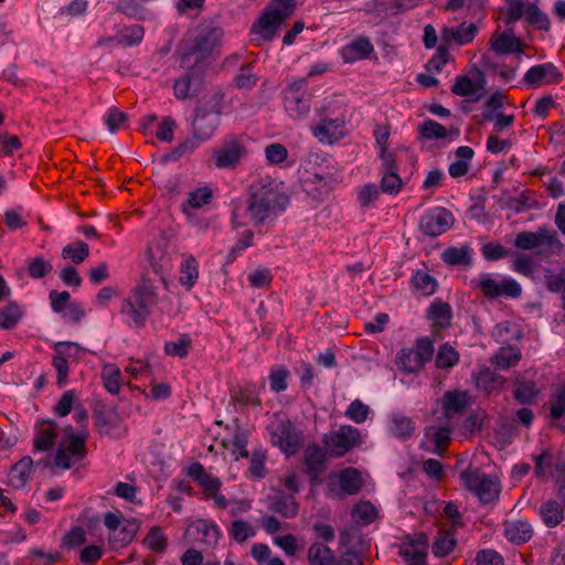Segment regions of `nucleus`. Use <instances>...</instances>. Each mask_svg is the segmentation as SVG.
<instances>
[{
  "mask_svg": "<svg viewBox=\"0 0 565 565\" xmlns=\"http://www.w3.org/2000/svg\"><path fill=\"white\" fill-rule=\"evenodd\" d=\"M392 424V434L398 439L407 440L415 431L414 422L404 415H394Z\"/></svg>",
  "mask_w": 565,
  "mask_h": 565,
  "instance_id": "3c124183",
  "label": "nucleus"
},
{
  "mask_svg": "<svg viewBox=\"0 0 565 565\" xmlns=\"http://www.w3.org/2000/svg\"><path fill=\"white\" fill-rule=\"evenodd\" d=\"M289 202L290 198L279 188L276 180L258 179L249 185L246 204L233 207L232 225L235 228L245 226V216L249 217L254 226L273 222L285 212Z\"/></svg>",
  "mask_w": 565,
  "mask_h": 565,
  "instance_id": "f257e3e1",
  "label": "nucleus"
},
{
  "mask_svg": "<svg viewBox=\"0 0 565 565\" xmlns=\"http://www.w3.org/2000/svg\"><path fill=\"white\" fill-rule=\"evenodd\" d=\"M565 414V384L561 386L551 398L550 417L555 427L565 431V423L558 422Z\"/></svg>",
  "mask_w": 565,
  "mask_h": 565,
  "instance_id": "37998d69",
  "label": "nucleus"
},
{
  "mask_svg": "<svg viewBox=\"0 0 565 565\" xmlns=\"http://www.w3.org/2000/svg\"><path fill=\"white\" fill-rule=\"evenodd\" d=\"M326 454L318 445H309L306 448L303 462L311 487L322 483L321 473L326 470Z\"/></svg>",
  "mask_w": 565,
  "mask_h": 565,
  "instance_id": "2eb2a0df",
  "label": "nucleus"
},
{
  "mask_svg": "<svg viewBox=\"0 0 565 565\" xmlns=\"http://www.w3.org/2000/svg\"><path fill=\"white\" fill-rule=\"evenodd\" d=\"M33 467V460L30 456L22 457L15 462L8 475L9 483L14 489H21L25 486L29 480L31 468Z\"/></svg>",
  "mask_w": 565,
  "mask_h": 565,
  "instance_id": "c756f323",
  "label": "nucleus"
},
{
  "mask_svg": "<svg viewBox=\"0 0 565 565\" xmlns=\"http://www.w3.org/2000/svg\"><path fill=\"white\" fill-rule=\"evenodd\" d=\"M540 388L534 381L516 377L514 381L513 397L522 405H534L540 395Z\"/></svg>",
  "mask_w": 565,
  "mask_h": 565,
  "instance_id": "4be33fe9",
  "label": "nucleus"
},
{
  "mask_svg": "<svg viewBox=\"0 0 565 565\" xmlns=\"http://www.w3.org/2000/svg\"><path fill=\"white\" fill-rule=\"evenodd\" d=\"M86 439V431L82 435H70L66 444L58 445L54 454V465L62 469H70L72 467L71 457L76 460L84 459L87 455Z\"/></svg>",
  "mask_w": 565,
  "mask_h": 565,
  "instance_id": "9b49d317",
  "label": "nucleus"
},
{
  "mask_svg": "<svg viewBox=\"0 0 565 565\" xmlns=\"http://www.w3.org/2000/svg\"><path fill=\"white\" fill-rule=\"evenodd\" d=\"M86 533L82 526H73L67 531L61 542V548L74 550L86 543Z\"/></svg>",
  "mask_w": 565,
  "mask_h": 565,
  "instance_id": "bf43d9fd",
  "label": "nucleus"
},
{
  "mask_svg": "<svg viewBox=\"0 0 565 565\" xmlns=\"http://www.w3.org/2000/svg\"><path fill=\"white\" fill-rule=\"evenodd\" d=\"M247 154L242 136L228 135L223 142L214 148L212 159L218 169H235Z\"/></svg>",
  "mask_w": 565,
  "mask_h": 565,
  "instance_id": "6e6552de",
  "label": "nucleus"
},
{
  "mask_svg": "<svg viewBox=\"0 0 565 565\" xmlns=\"http://www.w3.org/2000/svg\"><path fill=\"white\" fill-rule=\"evenodd\" d=\"M534 475L539 480H545L552 476V468L555 469L556 461L551 449L545 448L539 455H533Z\"/></svg>",
  "mask_w": 565,
  "mask_h": 565,
  "instance_id": "72a5a7b5",
  "label": "nucleus"
},
{
  "mask_svg": "<svg viewBox=\"0 0 565 565\" xmlns=\"http://www.w3.org/2000/svg\"><path fill=\"white\" fill-rule=\"evenodd\" d=\"M469 395L466 391H447L441 399L443 409L446 417L456 414H462L468 406Z\"/></svg>",
  "mask_w": 565,
  "mask_h": 565,
  "instance_id": "5701e85b",
  "label": "nucleus"
},
{
  "mask_svg": "<svg viewBox=\"0 0 565 565\" xmlns=\"http://www.w3.org/2000/svg\"><path fill=\"white\" fill-rule=\"evenodd\" d=\"M205 70L203 68H194V70H188L185 74L180 76L174 81L173 84V93L175 98L178 99H186L190 95V87L191 84L196 81L198 83H201L203 74Z\"/></svg>",
  "mask_w": 565,
  "mask_h": 565,
  "instance_id": "473e14b6",
  "label": "nucleus"
},
{
  "mask_svg": "<svg viewBox=\"0 0 565 565\" xmlns=\"http://www.w3.org/2000/svg\"><path fill=\"white\" fill-rule=\"evenodd\" d=\"M427 318L436 328L445 329L450 326L452 311L448 302L435 299L428 308Z\"/></svg>",
  "mask_w": 565,
  "mask_h": 565,
  "instance_id": "bb28decb",
  "label": "nucleus"
},
{
  "mask_svg": "<svg viewBox=\"0 0 565 565\" xmlns=\"http://www.w3.org/2000/svg\"><path fill=\"white\" fill-rule=\"evenodd\" d=\"M213 192L209 186L196 188L189 193L188 200L182 203L181 211L189 215L190 209H201L212 201Z\"/></svg>",
  "mask_w": 565,
  "mask_h": 565,
  "instance_id": "a19ab883",
  "label": "nucleus"
},
{
  "mask_svg": "<svg viewBox=\"0 0 565 565\" xmlns=\"http://www.w3.org/2000/svg\"><path fill=\"white\" fill-rule=\"evenodd\" d=\"M543 280L550 292H561L562 308L565 311V268L554 270L550 267L543 268Z\"/></svg>",
  "mask_w": 565,
  "mask_h": 565,
  "instance_id": "7c9ffc66",
  "label": "nucleus"
},
{
  "mask_svg": "<svg viewBox=\"0 0 565 565\" xmlns=\"http://www.w3.org/2000/svg\"><path fill=\"white\" fill-rule=\"evenodd\" d=\"M202 142H204V140H201L192 135V137L185 138L179 142L178 146L174 147L172 151L167 156V158L174 161L179 160L180 158L194 152Z\"/></svg>",
  "mask_w": 565,
  "mask_h": 565,
  "instance_id": "13d9d810",
  "label": "nucleus"
},
{
  "mask_svg": "<svg viewBox=\"0 0 565 565\" xmlns=\"http://www.w3.org/2000/svg\"><path fill=\"white\" fill-rule=\"evenodd\" d=\"M457 546L456 533L452 529L440 527L434 539L431 551L436 557L449 555Z\"/></svg>",
  "mask_w": 565,
  "mask_h": 565,
  "instance_id": "393cba45",
  "label": "nucleus"
},
{
  "mask_svg": "<svg viewBox=\"0 0 565 565\" xmlns=\"http://www.w3.org/2000/svg\"><path fill=\"white\" fill-rule=\"evenodd\" d=\"M323 444L331 457H343L353 447L361 444V434L351 425H342L337 431L326 435Z\"/></svg>",
  "mask_w": 565,
  "mask_h": 565,
  "instance_id": "9d476101",
  "label": "nucleus"
},
{
  "mask_svg": "<svg viewBox=\"0 0 565 565\" xmlns=\"http://www.w3.org/2000/svg\"><path fill=\"white\" fill-rule=\"evenodd\" d=\"M191 348L192 340L188 333L180 334L177 341H168L164 343L166 354L180 359L186 358Z\"/></svg>",
  "mask_w": 565,
  "mask_h": 565,
  "instance_id": "8fccbe9b",
  "label": "nucleus"
},
{
  "mask_svg": "<svg viewBox=\"0 0 565 565\" xmlns=\"http://www.w3.org/2000/svg\"><path fill=\"white\" fill-rule=\"evenodd\" d=\"M508 206L516 213H523L535 209L537 206V201L533 191L524 190L519 196L510 198Z\"/></svg>",
  "mask_w": 565,
  "mask_h": 565,
  "instance_id": "864d4df0",
  "label": "nucleus"
},
{
  "mask_svg": "<svg viewBox=\"0 0 565 565\" xmlns=\"http://www.w3.org/2000/svg\"><path fill=\"white\" fill-rule=\"evenodd\" d=\"M476 565H504L503 556L493 548H482L476 553Z\"/></svg>",
  "mask_w": 565,
  "mask_h": 565,
  "instance_id": "774afa93",
  "label": "nucleus"
},
{
  "mask_svg": "<svg viewBox=\"0 0 565 565\" xmlns=\"http://www.w3.org/2000/svg\"><path fill=\"white\" fill-rule=\"evenodd\" d=\"M120 312L126 317V323L134 328H143L149 318L146 312L127 299L122 300Z\"/></svg>",
  "mask_w": 565,
  "mask_h": 565,
  "instance_id": "c03bdc74",
  "label": "nucleus"
},
{
  "mask_svg": "<svg viewBox=\"0 0 565 565\" xmlns=\"http://www.w3.org/2000/svg\"><path fill=\"white\" fill-rule=\"evenodd\" d=\"M399 554L408 565H423L427 563V552L416 547L415 544L404 545Z\"/></svg>",
  "mask_w": 565,
  "mask_h": 565,
  "instance_id": "69168bd1",
  "label": "nucleus"
},
{
  "mask_svg": "<svg viewBox=\"0 0 565 565\" xmlns=\"http://www.w3.org/2000/svg\"><path fill=\"white\" fill-rule=\"evenodd\" d=\"M343 121L339 118L322 119L319 125L313 128V135L320 141L327 140L328 142L337 141L341 136V127Z\"/></svg>",
  "mask_w": 565,
  "mask_h": 565,
  "instance_id": "c9c22d12",
  "label": "nucleus"
},
{
  "mask_svg": "<svg viewBox=\"0 0 565 565\" xmlns=\"http://www.w3.org/2000/svg\"><path fill=\"white\" fill-rule=\"evenodd\" d=\"M454 223V215L445 207L429 210L419 221L423 234L436 237L447 232Z\"/></svg>",
  "mask_w": 565,
  "mask_h": 565,
  "instance_id": "ddd939ff",
  "label": "nucleus"
},
{
  "mask_svg": "<svg viewBox=\"0 0 565 565\" xmlns=\"http://www.w3.org/2000/svg\"><path fill=\"white\" fill-rule=\"evenodd\" d=\"M373 51L374 46L370 39L360 36L342 49L341 57L345 63H353L358 60L367 58Z\"/></svg>",
  "mask_w": 565,
  "mask_h": 565,
  "instance_id": "412c9836",
  "label": "nucleus"
},
{
  "mask_svg": "<svg viewBox=\"0 0 565 565\" xmlns=\"http://www.w3.org/2000/svg\"><path fill=\"white\" fill-rule=\"evenodd\" d=\"M490 49L498 55H507L513 52H521V42L513 34L505 32L493 34L490 40Z\"/></svg>",
  "mask_w": 565,
  "mask_h": 565,
  "instance_id": "2f4dec72",
  "label": "nucleus"
},
{
  "mask_svg": "<svg viewBox=\"0 0 565 565\" xmlns=\"http://www.w3.org/2000/svg\"><path fill=\"white\" fill-rule=\"evenodd\" d=\"M514 245L521 249L545 247L551 254H558L563 244L553 230L540 227L537 232H521L516 235Z\"/></svg>",
  "mask_w": 565,
  "mask_h": 565,
  "instance_id": "1a4fd4ad",
  "label": "nucleus"
},
{
  "mask_svg": "<svg viewBox=\"0 0 565 565\" xmlns=\"http://www.w3.org/2000/svg\"><path fill=\"white\" fill-rule=\"evenodd\" d=\"M118 44H125L127 46H132L139 44L145 35V29L142 25L132 24L124 28L119 32Z\"/></svg>",
  "mask_w": 565,
  "mask_h": 565,
  "instance_id": "680f3d73",
  "label": "nucleus"
},
{
  "mask_svg": "<svg viewBox=\"0 0 565 565\" xmlns=\"http://www.w3.org/2000/svg\"><path fill=\"white\" fill-rule=\"evenodd\" d=\"M57 424L52 420H43L35 425V434L33 437V454L50 452L56 441Z\"/></svg>",
  "mask_w": 565,
  "mask_h": 565,
  "instance_id": "f3484780",
  "label": "nucleus"
},
{
  "mask_svg": "<svg viewBox=\"0 0 565 565\" xmlns=\"http://www.w3.org/2000/svg\"><path fill=\"white\" fill-rule=\"evenodd\" d=\"M231 399L242 406H262L259 390L255 383L238 385L231 390Z\"/></svg>",
  "mask_w": 565,
  "mask_h": 565,
  "instance_id": "a878e982",
  "label": "nucleus"
},
{
  "mask_svg": "<svg viewBox=\"0 0 565 565\" xmlns=\"http://www.w3.org/2000/svg\"><path fill=\"white\" fill-rule=\"evenodd\" d=\"M473 380L477 390L487 396L500 392L505 383V377L497 374L488 366H483L476 373Z\"/></svg>",
  "mask_w": 565,
  "mask_h": 565,
  "instance_id": "6ab92c4d",
  "label": "nucleus"
},
{
  "mask_svg": "<svg viewBox=\"0 0 565 565\" xmlns=\"http://www.w3.org/2000/svg\"><path fill=\"white\" fill-rule=\"evenodd\" d=\"M339 484L344 493L356 494L363 486L361 473L355 468H345L339 473Z\"/></svg>",
  "mask_w": 565,
  "mask_h": 565,
  "instance_id": "79ce46f5",
  "label": "nucleus"
},
{
  "mask_svg": "<svg viewBox=\"0 0 565 565\" xmlns=\"http://www.w3.org/2000/svg\"><path fill=\"white\" fill-rule=\"evenodd\" d=\"M284 106L291 118L302 119L310 111L311 95L307 90V79L298 78L282 90Z\"/></svg>",
  "mask_w": 565,
  "mask_h": 565,
  "instance_id": "0eeeda50",
  "label": "nucleus"
},
{
  "mask_svg": "<svg viewBox=\"0 0 565 565\" xmlns=\"http://www.w3.org/2000/svg\"><path fill=\"white\" fill-rule=\"evenodd\" d=\"M459 361V353L449 343H443L437 352L435 364L438 369H449Z\"/></svg>",
  "mask_w": 565,
  "mask_h": 565,
  "instance_id": "5fc2aeb1",
  "label": "nucleus"
},
{
  "mask_svg": "<svg viewBox=\"0 0 565 565\" xmlns=\"http://www.w3.org/2000/svg\"><path fill=\"white\" fill-rule=\"evenodd\" d=\"M223 34V29L212 21L200 24L180 52L181 68L206 70L209 66L206 60L220 44Z\"/></svg>",
  "mask_w": 565,
  "mask_h": 565,
  "instance_id": "f03ea898",
  "label": "nucleus"
},
{
  "mask_svg": "<svg viewBox=\"0 0 565 565\" xmlns=\"http://www.w3.org/2000/svg\"><path fill=\"white\" fill-rule=\"evenodd\" d=\"M396 364L405 373H417L423 370L416 352L408 348H404L397 353Z\"/></svg>",
  "mask_w": 565,
  "mask_h": 565,
  "instance_id": "09e8293b",
  "label": "nucleus"
},
{
  "mask_svg": "<svg viewBox=\"0 0 565 565\" xmlns=\"http://www.w3.org/2000/svg\"><path fill=\"white\" fill-rule=\"evenodd\" d=\"M564 505L558 501L550 499L540 505L539 514L545 526L553 529L559 525L565 518Z\"/></svg>",
  "mask_w": 565,
  "mask_h": 565,
  "instance_id": "b1692460",
  "label": "nucleus"
},
{
  "mask_svg": "<svg viewBox=\"0 0 565 565\" xmlns=\"http://www.w3.org/2000/svg\"><path fill=\"white\" fill-rule=\"evenodd\" d=\"M126 299L139 307L148 317L151 315L152 308L158 303L156 287L150 281H143L136 286Z\"/></svg>",
  "mask_w": 565,
  "mask_h": 565,
  "instance_id": "a211bd4d",
  "label": "nucleus"
},
{
  "mask_svg": "<svg viewBox=\"0 0 565 565\" xmlns=\"http://www.w3.org/2000/svg\"><path fill=\"white\" fill-rule=\"evenodd\" d=\"M478 28L475 23L466 25V22H462L457 28L445 26L441 30V39L446 44L455 42L458 45H465L471 43L476 38Z\"/></svg>",
  "mask_w": 565,
  "mask_h": 565,
  "instance_id": "aec40b11",
  "label": "nucleus"
},
{
  "mask_svg": "<svg viewBox=\"0 0 565 565\" xmlns=\"http://www.w3.org/2000/svg\"><path fill=\"white\" fill-rule=\"evenodd\" d=\"M269 509L286 519H291L298 514L299 504L292 495H280L270 503Z\"/></svg>",
  "mask_w": 565,
  "mask_h": 565,
  "instance_id": "49530a36",
  "label": "nucleus"
},
{
  "mask_svg": "<svg viewBox=\"0 0 565 565\" xmlns=\"http://www.w3.org/2000/svg\"><path fill=\"white\" fill-rule=\"evenodd\" d=\"M563 75L553 63H543L530 67L523 76V82L536 88L543 85L557 84Z\"/></svg>",
  "mask_w": 565,
  "mask_h": 565,
  "instance_id": "4468645a",
  "label": "nucleus"
},
{
  "mask_svg": "<svg viewBox=\"0 0 565 565\" xmlns=\"http://www.w3.org/2000/svg\"><path fill=\"white\" fill-rule=\"evenodd\" d=\"M290 376L289 370L284 365H274L268 375L270 390L275 393H280L287 390L288 379Z\"/></svg>",
  "mask_w": 565,
  "mask_h": 565,
  "instance_id": "603ef678",
  "label": "nucleus"
},
{
  "mask_svg": "<svg viewBox=\"0 0 565 565\" xmlns=\"http://www.w3.org/2000/svg\"><path fill=\"white\" fill-rule=\"evenodd\" d=\"M271 444L288 455L296 454L301 445V433L297 430L290 419L275 418L267 427Z\"/></svg>",
  "mask_w": 565,
  "mask_h": 565,
  "instance_id": "423d86ee",
  "label": "nucleus"
},
{
  "mask_svg": "<svg viewBox=\"0 0 565 565\" xmlns=\"http://www.w3.org/2000/svg\"><path fill=\"white\" fill-rule=\"evenodd\" d=\"M521 351L518 348L502 347L490 359L492 365L500 370L515 366L521 360Z\"/></svg>",
  "mask_w": 565,
  "mask_h": 565,
  "instance_id": "e433bc0d",
  "label": "nucleus"
},
{
  "mask_svg": "<svg viewBox=\"0 0 565 565\" xmlns=\"http://www.w3.org/2000/svg\"><path fill=\"white\" fill-rule=\"evenodd\" d=\"M296 8L297 0H271L257 23L252 25V34L258 35L259 41H271Z\"/></svg>",
  "mask_w": 565,
  "mask_h": 565,
  "instance_id": "20e7f679",
  "label": "nucleus"
},
{
  "mask_svg": "<svg viewBox=\"0 0 565 565\" xmlns=\"http://www.w3.org/2000/svg\"><path fill=\"white\" fill-rule=\"evenodd\" d=\"M370 407L360 399H354L348 406L344 415L356 424H362L367 419Z\"/></svg>",
  "mask_w": 565,
  "mask_h": 565,
  "instance_id": "338daca9",
  "label": "nucleus"
},
{
  "mask_svg": "<svg viewBox=\"0 0 565 565\" xmlns=\"http://www.w3.org/2000/svg\"><path fill=\"white\" fill-rule=\"evenodd\" d=\"M63 558L58 551L46 553L44 548H31L22 558V565H54Z\"/></svg>",
  "mask_w": 565,
  "mask_h": 565,
  "instance_id": "ea45409f",
  "label": "nucleus"
},
{
  "mask_svg": "<svg viewBox=\"0 0 565 565\" xmlns=\"http://www.w3.org/2000/svg\"><path fill=\"white\" fill-rule=\"evenodd\" d=\"M93 420L100 435H109L110 429L117 427L119 415L115 406L97 401L93 408Z\"/></svg>",
  "mask_w": 565,
  "mask_h": 565,
  "instance_id": "dca6fc26",
  "label": "nucleus"
},
{
  "mask_svg": "<svg viewBox=\"0 0 565 565\" xmlns=\"http://www.w3.org/2000/svg\"><path fill=\"white\" fill-rule=\"evenodd\" d=\"M89 255L88 244L77 241L74 244L66 245L62 249L63 258H71L74 264L83 263Z\"/></svg>",
  "mask_w": 565,
  "mask_h": 565,
  "instance_id": "4d7b16f0",
  "label": "nucleus"
},
{
  "mask_svg": "<svg viewBox=\"0 0 565 565\" xmlns=\"http://www.w3.org/2000/svg\"><path fill=\"white\" fill-rule=\"evenodd\" d=\"M462 486L472 492L481 503H491L499 498V482L479 468H468L460 472Z\"/></svg>",
  "mask_w": 565,
  "mask_h": 565,
  "instance_id": "39448f33",
  "label": "nucleus"
},
{
  "mask_svg": "<svg viewBox=\"0 0 565 565\" xmlns=\"http://www.w3.org/2000/svg\"><path fill=\"white\" fill-rule=\"evenodd\" d=\"M382 178L380 181V189L382 192L395 195L397 194L402 188H403V181L397 173V171H390V172H381Z\"/></svg>",
  "mask_w": 565,
  "mask_h": 565,
  "instance_id": "052dcab7",
  "label": "nucleus"
},
{
  "mask_svg": "<svg viewBox=\"0 0 565 565\" xmlns=\"http://www.w3.org/2000/svg\"><path fill=\"white\" fill-rule=\"evenodd\" d=\"M525 20L529 24L535 25L540 30L548 31L551 29L548 15L541 11L535 3H527Z\"/></svg>",
  "mask_w": 565,
  "mask_h": 565,
  "instance_id": "6e6d98bb",
  "label": "nucleus"
},
{
  "mask_svg": "<svg viewBox=\"0 0 565 565\" xmlns=\"http://www.w3.org/2000/svg\"><path fill=\"white\" fill-rule=\"evenodd\" d=\"M417 130L419 137L425 140L444 139L448 135H454L455 137L459 136V129L450 128L448 131L445 126L433 119H426L424 122L419 124Z\"/></svg>",
  "mask_w": 565,
  "mask_h": 565,
  "instance_id": "c85d7f7f",
  "label": "nucleus"
},
{
  "mask_svg": "<svg viewBox=\"0 0 565 565\" xmlns=\"http://www.w3.org/2000/svg\"><path fill=\"white\" fill-rule=\"evenodd\" d=\"M504 536L513 544L520 545L529 542L533 536V529L526 521L505 523Z\"/></svg>",
  "mask_w": 565,
  "mask_h": 565,
  "instance_id": "cd10ccee",
  "label": "nucleus"
},
{
  "mask_svg": "<svg viewBox=\"0 0 565 565\" xmlns=\"http://www.w3.org/2000/svg\"><path fill=\"white\" fill-rule=\"evenodd\" d=\"M478 286L482 294L490 299H497L499 297L516 299L522 294L521 285L512 278H504L501 281H497L484 274L481 275Z\"/></svg>",
  "mask_w": 565,
  "mask_h": 565,
  "instance_id": "f8f14e48",
  "label": "nucleus"
},
{
  "mask_svg": "<svg viewBox=\"0 0 565 565\" xmlns=\"http://www.w3.org/2000/svg\"><path fill=\"white\" fill-rule=\"evenodd\" d=\"M228 534L237 543H244L248 537L254 536L256 533L249 523L243 520H235L228 529Z\"/></svg>",
  "mask_w": 565,
  "mask_h": 565,
  "instance_id": "0e129e2a",
  "label": "nucleus"
},
{
  "mask_svg": "<svg viewBox=\"0 0 565 565\" xmlns=\"http://www.w3.org/2000/svg\"><path fill=\"white\" fill-rule=\"evenodd\" d=\"M54 352L64 359L72 361H79L85 353V349L75 342H57L54 344Z\"/></svg>",
  "mask_w": 565,
  "mask_h": 565,
  "instance_id": "e2e57ef3",
  "label": "nucleus"
},
{
  "mask_svg": "<svg viewBox=\"0 0 565 565\" xmlns=\"http://www.w3.org/2000/svg\"><path fill=\"white\" fill-rule=\"evenodd\" d=\"M199 278V263L193 256H186L180 268L179 281L186 289H191Z\"/></svg>",
  "mask_w": 565,
  "mask_h": 565,
  "instance_id": "a18cd8bd",
  "label": "nucleus"
},
{
  "mask_svg": "<svg viewBox=\"0 0 565 565\" xmlns=\"http://www.w3.org/2000/svg\"><path fill=\"white\" fill-rule=\"evenodd\" d=\"M307 559L309 565H334L333 551L320 542L312 543L308 548Z\"/></svg>",
  "mask_w": 565,
  "mask_h": 565,
  "instance_id": "58836bf2",
  "label": "nucleus"
},
{
  "mask_svg": "<svg viewBox=\"0 0 565 565\" xmlns=\"http://www.w3.org/2000/svg\"><path fill=\"white\" fill-rule=\"evenodd\" d=\"M24 309L17 301H9L0 308V328L13 329L24 317Z\"/></svg>",
  "mask_w": 565,
  "mask_h": 565,
  "instance_id": "4c0bfd02",
  "label": "nucleus"
},
{
  "mask_svg": "<svg viewBox=\"0 0 565 565\" xmlns=\"http://www.w3.org/2000/svg\"><path fill=\"white\" fill-rule=\"evenodd\" d=\"M224 109V94L215 92L204 103L196 106L191 122L192 135L201 140H209L221 124Z\"/></svg>",
  "mask_w": 565,
  "mask_h": 565,
  "instance_id": "7ed1b4c3",
  "label": "nucleus"
},
{
  "mask_svg": "<svg viewBox=\"0 0 565 565\" xmlns=\"http://www.w3.org/2000/svg\"><path fill=\"white\" fill-rule=\"evenodd\" d=\"M441 260L449 266H469L472 262V249L468 245L448 247L441 253Z\"/></svg>",
  "mask_w": 565,
  "mask_h": 565,
  "instance_id": "f704fd0d",
  "label": "nucleus"
},
{
  "mask_svg": "<svg viewBox=\"0 0 565 565\" xmlns=\"http://www.w3.org/2000/svg\"><path fill=\"white\" fill-rule=\"evenodd\" d=\"M413 288L422 296H430L436 291L437 280L424 270H417L411 279Z\"/></svg>",
  "mask_w": 565,
  "mask_h": 565,
  "instance_id": "de8ad7c7",
  "label": "nucleus"
}]
</instances>
